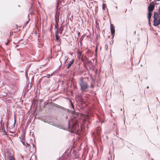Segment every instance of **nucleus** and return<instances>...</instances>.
<instances>
[{"label": "nucleus", "mask_w": 160, "mask_h": 160, "mask_svg": "<svg viewBox=\"0 0 160 160\" xmlns=\"http://www.w3.org/2000/svg\"><path fill=\"white\" fill-rule=\"evenodd\" d=\"M78 83L80 86L82 92H84L89 87L87 80L82 77H80L79 78Z\"/></svg>", "instance_id": "1"}, {"label": "nucleus", "mask_w": 160, "mask_h": 160, "mask_svg": "<svg viewBox=\"0 0 160 160\" xmlns=\"http://www.w3.org/2000/svg\"><path fill=\"white\" fill-rule=\"evenodd\" d=\"M78 126L79 125L76 120L71 119L68 121V128L71 132L76 130Z\"/></svg>", "instance_id": "2"}, {"label": "nucleus", "mask_w": 160, "mask_h": 160, "mask_svg": "<svg viewBox=\"0 0 160 160\" xmlns=\"http://www.w3.org/2000/svg\"><path fill=\"white\" fill-rule=\"evenodd\" d=\"M154 2H152L150 3L148 7V12L147 13V18L148 21L149 25L150 26V21L152 15V13L151 12L155 8V7L154 6Z\"/></svg>", "instance_id": "3"}, {"label": "nucleus", "mask_w": 160, "mask_h": 160, "mask_svg": "<svg viewBox=\"0 0 160 160\" xmlns=\"http://www.w3.org/2000/svg\"><path fill=\"white\" fill-rule=\"evenodd\" d=\"M58 0H57V2L56 3V9H55L56 12H55V24L54 25L55 28V29H56V30H59L58 29L59 26L57 23V21H56V15L57 14V9H58Z\"/></svg>", "instance_id": "4"}, {"label": "nucleus", "mask_w": 160, "mask_h": 160, "mask_svg": "<svg viewBox=\"0 0 160 160\" xmlns=\"http://www.w3.org/2000/svg\"><path fill=\"white\" fill-rule=\"evenodd\" d=\"M153 25L155 26H157L160 24V17H159V18H158L156 20H153Z\"/></svg>", "instance_id": "5"}, {"label": "nucleus", "mask_w": 160, "mask_h": 160, "mask_svg": "<svg viewBox=\"0 0 160 160\" xmlns=\"http://www.w3.org/2000/svg\"><path fill=\"white\" fill-rule=\"evenodd\" d=\"M62 31H56L55 32V37L56 38L57 40H59L60 38L58 35V33H59L60 34L61 33V32Z\"/></svg>", "instance_id": "6"}, {"label": "nucleus", "mask_w": 160, "mask_h": 160, "mask_svg": "<svg viewBox=\"0 0 160 160\" xmlns=\"http://www.w3.org/2000/svg\"><path fill=\"white\" fill-rule=\"evenodd\" d=\"M74 60L73 59H72L68 63V65L67 67V69H68L72 65V63L73 62Z\"/></svg>", "instance_id": "7"}, {"label": "nucleus", "mask_w": 160, "mask_h": 160, "mask_svg": "<svg viewBox=\"0 0 160 160\" xmlns=\"http://www.w3.org/2000/svg\"><path fill=\"white\" fill-rule=\"evenodd\" d=\"M158 13L157 12H155L154 13V20L158 18Z\"/></svg>", "instance_id": "8"}, {"label": "nucleus", "mask_w": 160, "mask_h": 160, "mask_svg": "<svg viewBox=\"0 0 160 160\" xmlns=\"http://www.w3.org/2000/svg\"><path fill=\"white\" fill-rule=\"evenodd\" d=\"M19 138H20V141L21 142V141H22L23 142V141L25 140L24 139V134L22 133V134L19 137Z\"/></svg>", "instance_id": "9"}, {"label": "nucleus", "mask_w": 160, "mask_h": 160, "mask_svg": "<svg viewBox=\"0 0 160 160\" xmlns=\"http://www.w3.org/2000/svg\"><path fill=\"white\" fill-rule=\"evenodd\" d=\"M115 26L113 24H111L110 25V30H115Z\"/></svg>", "instance_id": "10"}, {"label": "nucleus", "mask_w": 160, "mask_h": 160, "mask_svg": "<svg viewBox=\"0 0 160 160\" xmlns=\"http://www.w3.org/2000/svg\"><path fill=\"white\" fill-rule=\"evenodd\" d=\"M26 146H25L27 147L29 150L31 148V147L29 143L28 142H26Z\"/></svg>", "instance_id": "11"}, {"label": "nucleus", "mask_w": 160, "mask_h": 160, "mask_svg": "<svg viewBox=\"0 0 160 160\" xmlns=\"http://www.w3.org/2000/svg\"><path fill=\"white\" fill-rule=\"evenodd\" d=\"M9 160H15L14 157L12 156H10L8 158Z\"/></svg>", "instance_id": "12"}, {"label": "nucleus", "mask_w": 160, "mask_h": 160, "mask_svg": "<svg viewBox=\"0 0 160 160\" xmlns=\"http://www.w3.org/2000/svg\"><path fill=\"white\" fill-rule=\"evenodd\" d=\"M112 38H113L115 34V31H111Z\"/></svg>", "instance_id": "13"}, {"label": "nucleus", "mask_w": 160, "mask_h": 160, "mask_svg": "<svg viewBox=\"0 0 160 160\" xmlns=\"http://www.w3.org/2000/svg\"><path fill=\"white\" fill-rule=\"evenodd\" d=\"M106 4H105L104 3H103V4L102 5V9L103 10H105V9L106 8Z\"/></svg>", "instance_id": "14"}, {"label": "nucleus", "mask_w": 160, "mask_h": 160, "mask_svg": "<svg viewBox=\"0 0 160 160\" xmlns=\"http://www.w3.org/2000/svg\"><path fill=\"white\" fill-rule=\"evenodd\" d=\"M28 69H27L26 70V71H25V76H26V77H28Z\"/></svg>", "instance_id": "15"}, {"label": "nucleus", "mask_w": 160, "mask_h": 160, "mask_svg": "<svg viewBox=\"0 0 160 160\" xmlns=\"http://www.w3.org/2000/svg\"><path fill=\"white\" fill-rule=\"evenodd\" d=\"M28 22H29V21H27L26 23H25L24 25L23 26V27H22V29L26 27V25H27V24H28Z\"/></svg>", "instance_id": "16"}, {"label": "nucleus", "mask_w": 160, "mask_h": 160, "mask_svg": "<svg viewBox=\"0 0 160 160\" xmlns=\"http://www.w3.org/2000/svg\"><path fill=\"white\" fill-rule=\"evenodd\" d=\"M56 106L58 108H61L63 109L64 108L63 107L61 106H60L58 104H56Z\"/></svg>", "instance_id": "17"}, {"label": "nucleus", "mask_w": 160, "mask_h": 160, "mask_svg": "<svg viewBox=\"0 0 160 160\" xmlns=\"http://www.w3.org/2000/svg\"><path fill=\"white\" fill-rule=\"evenodd\" d=\"M86 63L88 64H92V62L90 61H87Z\"/></svg>", "instance_id": "18"}, {"label": "nucleus", "mask_w": 160, "mask_h": 160, "mask_svg": "<svg viewBox=\"0 0 160 160\" xmlns=\"http://www.w3.org/2000/svg\"><path fill=\"white\" fill-rule=\"evenodd\" d=\"M154 1H155V2H154V3H153L154 4H154V7H155V5H158V4L156 2L157 1H155V0H154L153 2H154Z\"/></svg>", "instance_id": "19"}, {"label": "nucleus", "mask_w": 160, "mask_h": 160, "mask_svg": "<svg viewBox=\"0 0 160 160\" xmlns=\"http://www.w3.org/2000/svg\"><path fill=\"white\" fill-rule=\"evenodd\" d=\"M81 60L82 61V62H83L84 63V61H85V59H84L82 57L81 58Z\"/></svg>", "instance_id": "20"}, {"label": "nucleus", "mask_w": 160, "mask_h": 160, "mask_svg": "<svg viewBox=\"0 0 160 160\" xmlns=\"http://www.w3.org/2000/svg\"><path fill=\"white\" fill-rule=\"evenodd\" d=\"M105 48L106 50H108V45H107V44H105Z\"/></svg>", "instance_id": "21"}, {"label": "nucleus", "mask_w": 160, "mask_h": 160, "mask_svg": "<svg viewBox=\"0 0 160 160\" xmlns=\"http://www.w3.org/2000/svg\"><path fill=\"white\" fill-rule=\"evenodd\" d=\"M21 142L22 143L23 145L24 146H26V145L25 143V140L24 141H23V142L22 141H21Z\"/></svg>", "instance_id": "22"}, {"label": "nucleus", "mask_w": 160, "mask_h": 160, "mask_svg": "<svg viewBox=\"0 0 160 160\" xmlns=\"http://www.w3.org/2000/svg\"><path fill=\"white\" fill-rule=\"evenodd\" d=\"M67 27V26H64L62 29H61L60 30H64V29H66Z\"/></svg>", "instance_id": "23"}, {"label": "nucleus", "mask_w": 160, "mask_h": 160, "mask_svg": "<svg viewBox=\"0 0 160 160\" xmlns=\"http://www.w3.org/2000/svg\"><path fill=\"white\" fill-rule=\"evenodd\" d=\"M71 105L72 106V108H73V110L75 111V109H74V105L72 104L71 102Z\"/></svg>", "instance_id": "24"}, {"label": "nucleus", "mask_w": 160, "mask_h": 160, "mask_svg": "<svg viewBox=\"0 0 160 160\" xmlns=\"http://www.w3.org/2000/svg\"><path fill=\"white\" fill-rule=\"evenodd\" d=\"M13 32H10V36L9 37H11L12 36V34H13Z\"/></svg>", "instance_id": "25"}, {"label": "nucleus", "mask_w": 160, "mask_h": 160, "mask_svg": "<svg viewBox=\"0 0 160 160\" xmlns=\"http://www.w3.org/2000/svg\"><path fill=\"white\" fill-rule=\"evenodd\" d=\"M32 144L33 145V147L34 148H35V150H36V147L34 145V144L33 143H32Z\"/></svg>", "instance_id": "26"}, {"label": "nucleus", "mask_w": 160, "mask_h": 160, "mask_svg": "<svg viewBox=\"0 0 160 160\" xmlns=\"http://www.w3.org/2000/svg\"><path fill=\"white\" fill-rule=\"evenodd\" d=\"M8 42H9L11 41V40L9 38H8L7 39Z\"/></svg>", "instance_id": "27"}, {"label": "nucleus", "mask_w": 160, "mask_h": 160, "mask_svg": "<svg viewBox=\"0 0 160 160\" xmlns=\"http://www.w3.org/2000/svg\"><path fill=\"white\" fill-rule=\"evenodd\" d=\"M94 86L93 85H92V84L91 85V88H92L94 87Z\"/></svg>", "instance_id": "28"}, {"label": "nucleus", "mask_w": 160, "mask_h": 160, "mask_svg": "<svg viewBox=\"0 0 160 160\" xmlns=\"http://www.w3.org/2000/svg\"><path fill=\"white\" fill-rule=\"evenodd\" d=\"M37 31H35V32H34L35 34L37 35Z\"/></svg>", "instance_id": "29"}, {"label": "nucleus", "mask_w": 160, "mask_h": 160, "mask_svg": "<svg viewBox=\"0 0 160 160\" xmlns=\"http://www.w3.org/2000/svg\"><path fill=\"white\" fill-rule=\"evenodd\" d=\"M158 13H160V6H159V9L158 10Z\"/></svg>", "instance_id": "30"}, {"label": "nucleus", "mask_w": 160, "mask_h": 160, "mask_svg": "<svg viewBox=\"0 0 160 160\" xmlns=\"http://www.w3.org/2000/svg\"><path fill=\"white\" fill-rule=\"evenodd\" d=\"M8 43H9L8 42H7L5 43L6 45H7L8 44Z\"/></svg>", "instance_id": "31"}, {"label": "nucleus", "mask_w": 160, "mask_h": 160, "mask_svg": "<svg viewBox=\"0 0 160 160\" xmlns=\"http://www.w3.org/2000/svg\"><path fill=\"white\" fill-rule=\"evenodd\" d=\"M35 29V30H36V27H35V28H34L33 29V30H34V29Z\"/></svg>", "instance_id": "32"}, {"label": "nucleus", "mask_w": 160, "mask_h": 160, "mask_svg": "<svg viewBox=\"0 0 160 160\" xmlns=\"http://www.w3.org/2000/svg\"><path fill=\"white\" fill-rule=\"evenodd\" d=\"M3 132L7 134V133L5 131V132Z\"/></svg>", "instance_id": "33"}, {"label": "nucleus", "mask_w": 160, "mask_h": 160, "mask_svg": "<svg viewBox=\"0 0 160 160\" xmlns=\"http://www.w3.org/2000/svg\"><path fill=\"white\" fill-rule=\"evenodd\" d=\"M41 80V79H40L39 80V81H38L39 83H40V82Z\"/></svg>", "instance_id": "34"}, {"label": "nucleus", "mask_w": 160, "mask_h": 160, "mask_svg": "<svg viewBox=\"0 0 160 160\" xmlns=\"http://www.w3.org/2000/svg\"><path fill=\"white\" fill-rule=\"evenodd\" d=\"M2 121H1V126H2Z\"/></svg>", "instance_id": "35"}, {"label": "nucleus", "mask_w": 160, "mask_h": 160, "mask_svg": "<svg viewBox=\"0 0 160 160\" xmlns=\"http://www.w3.org/2000/svg\"><path fill=\"white\" fill-rule=\"evenodd\" d=\"M155 1H160V0H155Z\"/></svg>", "instance_id": "36"}, {"label": "nucleus", "mask_w": 160, "mask_h": 160, "mask_svg": "<svg viewBox=\"0 0 160 160\" xmlns=\"http://www.w3.org/2000/svg\"><path fill=\"white\" fill-rule=\"evenodd\" d=\"M16 27H17V29H18V25H16Z\"/></svg>", "instance_id": "37"}, {"label": "nucleus", "mask_w": 160, "mask_h": 160, "mask_svg": "<svg viewBox=\"0 0 160 160\" xmlns=\"http://www.w3.org/2000/svg\"><path fill=\"white\" fill-rule=\"evenodd\" d=\"M15 122H16V120H15H15H14V124H15Z\"/></svg>", "instance_id": "38"}, {"label": "nucleus", "mask_w": 160, "mask_h": 160, "mask_svg": "<svg viewBox=\"0 0 160 160\" xmlns=\"http://www.w3.org/2000/svg\"><path fill=\"white\" fill-rule=\"evenodd\" d=\"M134 34H135L136 33V31H134Z\"/></svg>", "instance_id": "39"}, {"label": "nucleus", "mask_w": 160, "mask_h": 160, "mask_svg": "<svg viewBox=\"0 0 160 160\" xmlns=\"http://www.w3.org/2000/svg\"><path fill=\"white\" fill-rule=\"evenodd\" d=\"M18 45H17V46H16L15 48H17V47H18Z\"/></svg>", "instance_id": "40"}, {"label": "nucleus", "mask_w": 160, "mask_h": 160, "mask_svg": "<svg viewBox=\"0 0 160 160\" xmlns=\"http://www.w3.org/2000/svg\"><path fill=\"white\" fill-rule=\"evenodd\" d=\"M132 1V0H131V1L130 2V4L131 3V2Z\"/></svg>", "instance_id": "41"}, {"label": "nucleus", "mask_w": 160, "mask_h": 160, "mask_svg": "<svg viewBox=\"0 0 160 160\" xmlns=\"http://www.w3.org/2000/svg\"><path fill=\"white\" fill-rule=\"evenodd\" d=\"M66 60L65 61V62H64V63H66Z\"/></svg>", "instance_id": "42"}, {"label": "nucleus", "mask_w": 160, "mask_h": 160, "mask_svg": "<svg viewBox=\"0 0 160 160\" xmlns=\"http://www.w3.org/2000/svg\"><path fill=\"white\" fill-rule=\"evenodd\" d=\"M18 27H19V28H21V26H20V27H19V26H18Z\"/></svg>", "instance_id": "43"}, {"label": "nucleus", "mask_w": 160, "mask_h": 160, "mask_svg": "<svg viewBox=\"0 0 160 160\" xmlns=\"http://www.w3.org/2000/svg\"><path fill=\"white\" fill-rule=\"evenodd\" d=\"M149 88V87H148H148H147V88Z\"/></svg>", "instance_id": "44"}, {"label": "nucleus", "mask_w": 160, "mask_h": 160, "mask_svg": "<svg viewBox=\"0 0 160 160\" xmlns=\"http://www.w3.org/2000/svg\"><path fill=\"white\" fill-rule=\"evenodd\" d=\"M66 118H68V117H67H67H66Z\"/></svg>", "instance_id": "45"}, {"label": "nucleus", "mask_w": 160, "mask_h": 160, "mask_svg": "<svg viewBox=\"0 0 160 160\" xmlns=\"http://www.w3.org/2000/svg\"><path fill=\"white\" fill-rule=\"evenodd\" d=\"M116 8H117V7H116Z\"/></svg>", "instance_id": "46"}, {"label": "nucleus", "mask_w": 160, "mask_h": 160, "mask_svg": "<svg viewBox=\"0 0 160 160\" xmlns=\"http://www.w3.org/2000/svg\"><path fill=\"white\" fill-rule=\"evenodd\" d=\"M48 75V76H50V75Z\"/></svg>", "instance_id": "47"}, {"label": "nucleus", "mask_w": 160, "mask_h": 160, "mask_svg": "<svg viewBox=\"0 0 160 160\" xmlns=\"http://www.w3.org/2000/svg\"><path fill=\"white\" fill-rule=\"evenodd\" d=\"M48 75V76H50V75Z\"/></svg>", "instance_id": "48"}, {"label": "nucleus", "mask_w": 160, "mask_h": 160, "mask_svg": "<svg viewBox=\"0 0 160 160\" xmlns=\"http://www.w3.org/2000/svg\"><path fill=\"white\" fill-rule=\"evenodd\" d=\"M80 34V33H78V35Z\"/></svg>", "instance_id": "49"}, {"label": "nucleus", "mask_w": 160, "mask_h": 160, "mask_svg": "<svg viewBox=\"0 0 160 160\" xmlns=\"http://www.w3.org/2000/svg\"><path fill=\"white\" fill-rule=\"evenodd\" d=\"M157 119H158V117H157Z\"/></svg>", "instance_id": "50"}, {"label": "nucleus", "mask_w": 160, "mask_h": 160, "mask_svg": "<svg viewBox=\"0 0 160 160\" xmlns=\"http://www.w3.org/2000/svg\"><path fill=\"white\" fill-rule=\"evenodd\" d=\"M108 160H109V159H108Z\"/></svg>", "instance_id": "51"}, {"label": "nucleus", "mask_w": 160, "mask_h": 160, "mask_svg": "<svg viewBox=\"0 0 160 160\" xmlns=\"http://www.w3.org/2000/svg\"><path fill=\"white\" fill-rule=\"evenodd\" d=\"M60 63H61V61H60Z\"/></svg>", "instance_id": "52"}, {"label": "nucleus", "mask_w": 160, "mask_h": 160, "mask_svg": "<svg viewBox=\"0 0 160 160\" xmlns=\"http://www.w3.org/2000/svg\"><path fill=\"white\" fill-rule=\"evenodd\" d=\"M159 14H160V13H159ZM160 17V16L159 17Z\"/></svg>", "instance_id": "53"}]
</instances>
